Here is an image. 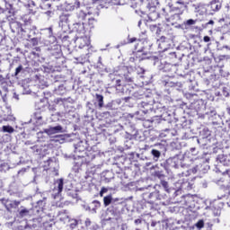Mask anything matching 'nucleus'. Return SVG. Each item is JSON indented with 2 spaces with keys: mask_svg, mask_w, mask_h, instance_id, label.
<instances>
[{
  "mask_svg": "<svg viewBox=\"0 0 230 230\" xmlns=\"http://www.w3.org/2000/svg\"><path fill=\"white\" fill-rule=\"evenodd\" d=\"M93 204L94 206V209H100V208H102V203L99 200H93Z\"/></svg>",
  "mask_w": 230,
  "mask_h": 230,
  "instance_id": "nucleus-31",
  "label": "nucleus"
},
{
  "mask_svg": "<svg viewBox=\"0 0 230 230\" xmlns=\"http://www.w3.org/2000/svg\"><path fill=\"white\" fill-rule=\"evenodd\" d=\"M188 173H197V167H194L192 169H190V171H188Z\"/></svg>",
  "mask_w": 230,
  "mask_h": 230,
  "instance_id": "nucleus-40",
  "label": "nucleus"
},
{
  "mask_svg": "<svg viewBox=\"0 0 230 230\" xmlns=\"http://www.w3.org/2000/svg\"><path fill=\"white\" fill-rule=\"evenodd\" d=\"M138 24H141V22H138Z\"/></svg>",
  "mask_w": 230,
  "mask_h": 230,
  "instance_id": "nucleus-57",
  "label": "nucleus"
},
{
  "mask_svg": "<svg viewBox=\"0 0 230 230\" xmlns=\"http://www.w3.org/2000/svg\"><path fill=\"white\" fill-rule=\"evenodd\" d=\"M20 204H21V201H17V200H14V201H13V203L11 204V207L12 208H19V206H20Z\"/></svg>",
  "mask_w": 230,
  "mask_h": 230,
  "instance_id": "nucleus-38",
  "label": "nucleus"
},
{
  "mask_svg": "<svg viewBox=\"0 0 230 230\" xmlns=\"http://www.w3.org/2000/svg\"><path fill=\"white\" fill-rule=\"evenodd\" d=\"M196 23H197V20H193V19H189L183 22L184 26H193Z\"/></svg>",
  "mask_w": 230,
  "mask_h": 230,
  "instance_id": "nucleus-26",
  "label": "nucleus"
},
{
  "mask_svg": "<svg viewBox=\"0 0 230 230\" xmlns=\"http://www.w3.org/2000/svg\"><path fill=\"white\" fill-rule=\"evenodd\" d=\"M4 10L5 12L8 11L9 13H12V12H13V4H12L10 2L5 1L4 2Z\"/></svg>",
  "mask_w": 230,
  "mask_h": 230,
  "instance_id": "nucleus-21",
  "label": "nucleus"
},
{
  "mask_svg": "<svg viewBox=\"0 0 230 230\" xmlns=\"http://www.w3.org/2000/svg\"><path fill=\"white\" fill-rule=\"evenodd\" d=\"M21 71H22V65H20V66L15 69L14 76H18V75H19V73H21Z\"/></svg>",
  "mask_w": 230,
  "mask_h": 230,
  "instance_id": "nucleus-35",
  "label": "nucleus"
},
{
  "mask_svg": "<svg viewBox=\"0 0 230 230\" xmlns=\"http://www.w3.org/2000/svg\"><path fill=\"white\" fill-rule=\"evenodd\" d=\"M3 132H7L8 134H13L14 130L12 126H3Z\"/></svg>",
  "mask_w": 230,
  "mask_h": 230,
  "instance_id": "nucleus-22",
  "label": "nucleus"
},
{
  "mask_svg": "<svg viewBox=\"0 0 230 230\" xmlns=\"http://www.w3.org/2000/svg\"><path fill=\"white\" fill-rule=\"evenodd\" d=\"M71 15L70 14H66L62 13L59 16V26H71Z\"/></svg>",
  "mask_w": 230,
  "mask_h": 230,
  "instance_id": "nucleus-10",
  "label": "nucleus"
},
{
  "mask_svg": "<svg viewBox=\"0 0 230 230\" xmlns=\"http://www.w3.org/2000/svg\"><path fill=\"white\" fill-rule=\"evenodd\" d=\"M4 12H6V10L3 7H0V13H4Z\"/></svg>",
  "mask_w": 230,
  "mask_h": 230,
  "instance_id": "nucleus-44",
  "label": "nucleus"
},
{
  "mask_svg": "<svg viewBox=\"0 0 230 230\" xmlns=\"http://www.w3.org/2000/svg\"><path fill=\"white\" fill-rule=\"evenodd\" d=\"M49 131L51 134H57V132H62V126H56L54 128H50Z\"/></svg>",
  "mask_w": 230,
  "mask_h": 230,
  "instance_id": "nucleus-24",
  "label": "nucleus"
},
{
  "mask_svg": "<svg viewBox=\"0 0 230 230\" xmlns=\"http://www.w3.org/2000/svg\"><path fill=\"white\" fill-rule=\"evenodd\" d=\"M75 42L80 49L85 48V46H89V37L87 34L75 35Z\"/></svg>",
  "mask_w": 230,
  "mask_h": 230,
  "instance_id": "nucleus-8",
  "label": "nucleus"
},
{
  "mask_svg": "<svg viewBox=\"0 0 230 230\" xmlns=\"http://www.w3.org/2000/svg\"><path fill=\"white\" fill-rule=\"evenodd\" d=\"M141 222H142L141 219H136V220H135V224H137H137H141Z\"/></svg>",
  "mask_w": 230,
  "mask_h": 230,
  "instance_id": "nucleus-46",
  "label": "nucleus"
},
{
  "mask_svg": "<svg viewBox=\"0 0 230 230\" xmlns=\"http://www.w3.org/2000/svg\"><path fill=\"white\" fill-rule=\"evenodd\" d=\"M75 152L77 157L83 158L82 162L84 164H91L92 161H94V159L96 158V153L94 152V150L85 151L84 155H80L81 150L79 147H75Z\"/></svg>",
  "mask_w": 230,
  "mask_h": 230,
  "instance_id": "nucleus-4",
  "label": "nucleus"
},
{
  "mask_svg": "<svg viewBox=\"0 0 230 230\" xmlns=\"http://www.w3.org/2000/svg\"><path fill=\"white\" fill-rule=\"evenodd\" d=\"M192 6H193V8H195V12H197V13L200 12V10H202L204 8V5L201 4H199L198 5L193 4Z\"/></svg>",
  "mask_w": 230,
  "mask_h": 230,
  "instance_id": "nucleus-32",
  "label": "nucleus"
},
{
  "mask_svg": "<svg viewBox=\"0 0 230 230\" xmlns=\"http://www.w3.org/2000/svg\"><path fill=\"white\" fill-rule=\"evenodd\" d=\"M111 203H112V196L111 195H108L103 198V204H104L105 208H107V206H111Z\"/></svg>",
  "mask_w": 230,
  "mask_h": 230,
  "instance_id": "nucleus-20",
  "label": "nucleus"
},
{
  "mask_svg": "<svg viewBox=\"0 0 230 230\" xmlns=\"http://www.w3.org/2000/svg\"><path fill=\"white\" fill-rule=\"evenodd\" d=\"M144 38L138 39V42H137L135 46L136 52L133 53V57L129 58L131 62H142V60H146V54L143 53V49H145V42H146L147 38L146 34L143 33Z\"/></svg>",
  "mask_w": 230,
  "mask_h": 230,
  "instance_id": "nucleus-1",
  "label": "nucleus"
},
{
  "mask_svg": "<svg viewBox=\"0 0 230 230\" xmlns=\"http://www.w3.org/2000/svg\"><path fill=\"white\" fill-rule=\"evenodd\" d=\"M27 10H29L30 13H35V10H37V4H35L34 1H30L28 4H25Z\"/></svg>",
  "mask_w": 230,
  "mask_h": 230,
  "instance_id": "nucleus-17",
  "label": "nucleus"
},
{
  "mask_svg": "<svg viewBox=\"0 0 230 230\" xmlns=\"http://www.w3.org/2000/svg\"><path fill=\"white\" fill-rule=\"evenodd\" d=\"M161 39H164V36H162Z\"/></svg>",
  "mask_w": 230,
  "mask_h": 230,
  "instance_id": "nucleus-54",
  "label": "nucleus"
},
{
  "mask_svg": "<svg viewBox=\"0 0 230 230\" xmlns=\"http://www.w3.org/2000/svg\"><path fill=\"white\" fill-rule=\"evenodd\" d=\"M100 196H101V197H103V190H102L100 191Z\"/></svg>",
  "mask_w": 230,
  "mask_h": 230,
  "instance_id": "nucleus-50",
  "label": "nucleus"
},
{
  "mask_svg": "<svg viewBox=\"0 0 230 230\" xmlns=\"http://www.w3.org/2000/svg\"><path fill=\"white\" fill-rule=\"evenodd\" d=\"M203 40L204 42H209L211 40V38L209 36H204Z\"/></svg>",
  "mask_w": 230,
  "mask_h": 230,
  "instance_id": "nucleus-41",
  "label": "nucleus"
},
{
  "mask_svg": "<svg viewBox=\"0 0 230 230\" xmlns=\"http://www.w3.org/2000/svg\"><path fill=\"white\" fill-rule=\"evenodd\" d=\"M4 80V77L3 76V75H0V82H3Z\"/></svg>",
  "mask_w": 230,
  "mask_h": 230,
  "instance_id": "nucleus-48",
  "label": "nucleus"
},
{
  "mask_svg": "<svg viewBox=\"0 0 230 230\" xmlns=\"http://www.w3.org/2000/svg\"><path fill=\"white\" fill-rule=\"evenodd\" d=\"M208 24H215V22L213 20H210L208 22H207V25Z\"/></svg>",
  "mask_w": 230,
  "mask_h": 230,
  "instance_id": "nucleus-47",
  "label": "nucleus"
},
{
  "mask_svg": "<svg viewBox=\"0 0 230 230\" xmlns=\"http://www.w3.org/2000/svg\"><path fill=\"white\" fill-rule=\"evenodd\" d=\"M40 7L42 10H49V8H51V4L48 3V1H43L40 4Z\"/></svg>",
  "mask_w": 230,
  "mask_h": 230,
  "instance_id": "nucleus-23",
  "label": "nucleus"
},
{
  "mask_svg": "<svg viewBox=\"0 0 230 230\" xmlns=\"http://www.w3.org/2000/svg\"><path fill=\"white\" fill-rule=\"evenodd\" d=\"M116 86L117 87H120L121 86V80L120 79L116 80Z\"/></svg>",
  "mask_w": 230,
  "mask_h": 230,
  "instance_id": "nucleus-42",
  "label": "nucleus"
},
{
  "mask_svg": "<svg viewBox=\"0 0 230 230\" xmlns=\"http://www.w3.org/2000/svg\"><path fill=\"white\" fill-rule=\"evenodd\" d=\"M166 28H169L168 25H162L161 23L152 24L149 26L150 31H152V33H155L156 37L163 35V33H164V35H168Z\"/></svg>",
  "mask_w": 230,
  "mask_h": 230,
  "instance_id": "nucleus-6",
  "label": "nucleus"
},
{
  "mask_svg": "<svg viewBox=\"0 0 230 230\" xmlns=\"http://www.w3.org/2000/svg\"><path fill=\"white\" fill-rule=\"evenodd\" d=\"M91 25L84 23L83 22L73 23L72 31H75V35H87L91 33Z\"/></svg>",
  "mask_w": 230,
  "mask_h": 230,
  "instance_id": "nucleus-3",
  "label": "nucleus"
},
{
  "mask_svg": "<svg viewBox=\"0 0 230 230\" xmlns=\"http://www.w3.org/2000/svg\"><path fill=\"white\" fill-rule=\"evenodd\" d=\"M95 98L98 102L99 109H102L103 107V95L96 93Z\"/></svg>",
  "mask_w": 230,
  "mask_h": 230,
  "instance_id": "nucleus-18",
  "label": "nucleus"
},
{
  "mask_svg": "<svg viewBox=\"0 0 230 230\" xmlns=\"http://www.w3.org/2000/svg\"><path fill=\"white\" fill-rule=\"evenodd\" d=\"M136 230H141V229H139V228H137Z\"/></svg>",
  "mask_w": 230,
  "mask_h": 230,
  "instance_id": "nucleus-58",
  "label": "nucleus"
},
{
  "mask_svg": "<svg viewBox=\"0 0 230 230\" xmlns=\"http://www.w3.org/2000/svg\"><path fill=\"white\" fill-rule=\"evenodd\" d=\"M102 192L105 191V189H102Z\"/></svg>",
  "mask_w": 230,
  "mask_h": 230,
  "instance_id": "nucleus-55",
  "label": "nucleus"
},
{
  "mask_svg": "<svg viewBox=\"0 0 230 230\" xmlns=\"http://www.w3.org/2000/svg\"><path fill=\"white\" fill-rule=\"evenodd\" d=\"M82 10L79 11L78 13H76V19L79 22H83V21H85V19H87V13L88 15H91V12L88 11L87 13H85L84 10H91V6L89 5V4H84L82 5Z\"/></svg>",
  "mask_w": 230,
  "mask_h": 230,
  "instance_id": "nucleus-7",
  "label": "nucleus"
},
{
  "mask_svg": "<svg viewBox=\"0 0 230 230\" xmlns=\"http://www.w3.org/2000/svg\"><path fill=\"white\" fill-rule=\"evenodd\" d=\"M21 20L22 21V22H24L25 26H29L30 24H31V22H33V20H31V15L30 14L22 15Z\"/></svg>",
  "mask_w": 230,
  "mask_h": 230,
  "instance_id": "nucleus-16",
  "label": "nucleus"
},
{
  "mask_svg": "<svg viewBox=\"0 0 230 230\" xmlns=\"http://www.w3.org/2000/svg\"><path fill=\"white\" fill-rule=\"evenodd\" d=\"M29 214H30V210H28L27 208H22L19 212L20 217H26V215H29Z\"/></svg>",
  "mask_w": 230,
  "mask_h": 230,
  "instance_id": "nucleus-28",
  "label": "nucleus"
},
{
  "mask_svg": "<svg viewBox=\"0 0 230 230\" xmlns=\"http://www.w3.org/2000/svg\"><path fill=\"white\" fill-rule=\"evenodd\" d=\"M69 227H70V229H76V227H78V220L71 219Z\"/></svg>",
  "mask_w": 230,
  "mask_h": 230,
  "instance_id": "nucleus-25",
  "label": "nucleus"
},
{
  "mask_svg": "<svg viewBox=\"0 0 230 230\" xmlns=\"http://www.w3.org/2000/svg\"><path fill=\"white\" fill-rule=\"evenodd\" d=\"M32 46H37L39 44V40L37 38L31 39Z\"/></svg>",
  "mask_w": 230,
  "mask_h": 230,
  "instance_id": "nucleus-39",
  "label": "nucleus"
},
{
  "mask_svg": "<svg viewBox=\"0 0 230 230\" xmlns=\"http://www.w3.org/2000/svg\"><path fill=\"white\" fill-rule=\"evenodd\" d=\"M151 154L155 161H159V157H161V151L157 149H152Z\"/></svg>",
  "mask_w": 230,
  "mask_h": 230,
  "instance_id": "nucleus-19",
  "label": "nucleus"
},
{
  "mask_svg": "<svg viewBox=\"0 0 230 230\" xmlns=\"http://www.w3.org/2000/svg\"><path fill=\"white\" fill-rule=\"evenodd\" d=\"M69 40V37L66 35V36H64L62 38V42H66V40Z\"/></svg>",
  "mask_w": 230,
  "mask_h": 230,
  "instance_id": "nucleus-43",
  "label": "nucleus"
},
{
  "mask_svg": "<svg viewBox=\"0 0 230 230\" xmlns=\"http://www.w3.org/2000/svg\"><path fill=\"white\" fill-rule=\"evenodd\" d=\"M62 6L66 12H73V10L80 8V2H65Z\"/></svg>",
  "mask_w": 230,
  "mask_h": 230,
  "instance_id": "nucleus-9",
  "label": "nucleus"
},
{
  "mask_svg": "<svg viewBox=\"0 0 230 230\" xmlns=\"http://www.w3.org/2000/svg\"><path fill=\"white\" fill-rule=\"evenodd\" d=\"M164 73H169V75H173L175 73V66L170 63H165L162 67Z\"/></svg>",
  "mask_w": 230,
  "mask_h": 230,
  "instance_id": "nucleus-13",
  "label": "nucleus"
},
{
  "mask_svg": "<svg viewBox=\"0 0 230 230\" xmlns=\"http://www.w3.org/2000/svg\"><path fill=\"white\" fill-rule=\"evenodd\" d=\"M224 21H226V19H224V18H223V19H220V20H219V22H224Z\"/></svg>",
  "mask_w": 230,
  "mask_h": 230,
  "instance_id": "nucleus-51",
  "label": "nucleus"
},
{
  "mask_svg": "<svg viewBox=\"0 0 230 230\" xmlns=\"http://www.w3.org/2000/svg\"><path fill=\"white\" fill-rule=\"evenodd\" d=\"M161 185L165 190V191H167V193H170V186L168 185V181H161Z\"/></svg>",
  "mask_w": 230,
  "mask_h": 230,
  "instance_id": "nucleus-27",
  "label": "nucleus"
},
{
  "mask_svg": "<svg viewBox=\"0 0 230 230\" xmlns=\"http://www.w3.org/2000/svg\"><path fill=\"white\" fill-rule=\"evenodd\" d=\"M147 7L151 12H155L156 10H162L164 13H166V7L162 6L159 1L151 2L147 4Z\"/></svg>",
  "mask_w": 230,
  "mask_h": 230,
  "instance_id": "nucleus-11",
  "label": "nucleus"
},
{
  "mask_svg": "<svg viewBox=\"0 0 230 230\" xmlns=\"http://www.w3.org/2000/svg\"><path fill=\"white\" fill-rule=\"evenodd\" d=\"M196 227H198V229H202V227H204V220H199L196 223Z\"/></svg>",
  "mask_w": 230,
  "mask_h": 230,
  "instance_id": "nucleus-33",
  "label": "nucleus"
},
{
  "mask_svg": "<svg viewBox=\"0 0 230 230\" xmlns=\"http://www.w3.org/2000/svg\"><path fill=\"white\" fill-rule=\"evenodd\" d=\"M134 42H139V40H137V38H128V44H132Z\"/></svg>",
  "mask_w": 230,
  "mask_h": 230,
  "instance_id": "nucleus-36",
  "label": "nucleus"
},
{
  "mask_svg": "<svg viewBox=\"0 0 230 230\" xmlns=\"http://www.w3.org/2000/svg\"><path fill=\"white\" fill-rule=\"evenodd\" d=\"M210 9L212 12H218L222 8V2L220 1H212L210 2Z\"/></svg>",
  "mask_w": 230,
  "mask_h": 230,
  "instance_id": "nucleus-14",
  "label": "nucleus"
},
{
  "mask_svg": "<svg viewBox=\"0 0 230 230\" xmlns=\"http://www.w3.org/2000/svg\"><path fill=\"white\" fill-rule=\"evenodd\" d=\"M117 4H121L119 2Z\"/></svg>",
  "mask_w": 230,
  "mask_h": 230,
  "instance_id": "nucleus-56",
  "label": "nucleus"
},
{
  "mask_svg": "<svg viewBox=\"0 0 230 230\" xmlns=\"http://www.w3.org/2000/svg\"><path fill=\"white\" fill-rule=\"evenodd\" d=\"M92 21H94V19H89V22H91Z\"/></svg>",
  "mask_w": 230,
  "mask_h": 230,
  "instance_id": "nucleus-52",
  "label": "nucleus"
},
{
  "mask_svg": "<svg viewBox=\"0 0 230 230\" xmlns=\"http://www.w3.org/2000/svg\"><path fill=\"white\" fill-rule=\"evenodd\" d=\"M221 190H224L226 191L227 195H230V184H227L226 186H223Z\"/></svg>",
  "mask_w": 230,
  "mask_h": 230,
  "instance_id": "nucleus-37",
  "label": "nucleus"
},
{
  "mask_svg": "<svg viewBox=\"0 0 230 230\" xmlns=\"http://www.w3.org/2000/svg\"><path fill=\"white\" fill-rule=\"evenodd\" d=\"M167 22H170L172 26H175V24H179V21H181V13H174L171 15L169 18H166Z\"/></svg>",
  "mask_w": 230,
  "mask_h": 230,
  "instance_id": "nucleus-12",
  "label": "nucleus"
},
{
  "mask_svg": "<svg viewBox=\"0 0 230 230\" xmlns=\"http://www.w3.org/2000/svg\"><path fill=\"white\" fill-rule=\"evenodd\" d=\"M111 220H112V217H106V218H104V221H105V222H109V221H111Z\"/></svg>",
  "mask_w": 230,
  "mask_h": 230,
  "instance_id": "nucleus-45",
  "label": "nucleus"
},
{
  "mask_svg": "<svg viewBox=\"0 0 230 230\" xmlns=\"http://www.w3.org/2000/svg\"><path fill=\"white\" fill-rule=\"evenodd\" d=\"M167 6L171 12H177L180 15H182L184 10H186V4L184 2L180 1L170 2Z\"/></svg>",
  "mask_w": 230,
  "mask_h": 230,
  "instance_id": "nucleus-5",
  "label": "nucleus"
},
{
  "mask_svg": "<svg viewBox=\"0 0 230 230\" xmlns=\"http://www.w3.org/2000/svg\"><path fill=\"white\" fill-rule=\"evenodd\" d=\"M51 163H53V160H52L51 158H49V159L45 162L44 168H47V170H49V164H51Z\"/></svg>",
  "mask_w": 230,
  "mask_h": 230,
  "instance_id": "nucleus-34",
  "label": "nucleus"
},
{
  "mask_svg": "<svg viewBox=\"0 0 230 230\" xmlns=\"http://www.w3.org/2000/svg\"><path fill=\"white\" fill-rule=\"evenodd\" d=\"M6 19L13 33H16V35H23V33H26L24 28H22V23L16 22L11 15L6 16Z\"/></svg>",
  "mask_w": 230,
  "mask_h": 230,
  "instance_id": "nucleus-2",
  "label": "nucleus"
},
{
  "mask_svg": "<svg viewBox=\"0 0 230 230\" xmlns=\"http://www.w3.org/2000/svg\"><path fill=\"white\" fill-rule=\"evenodd\" d=\"M184 184H190V182H189V181H186L185 183H182V184H181V188H184Z\"/></svg>",
  "mask_w": 230,
  "mask_h": 230,
  "instance_id": "nucleus-49",
  "label": "nucleus"
},
{
  "mask_svg": "<svg viewBox=\"0 0 230 230\" xmlns=\"http://www.w3.org/2000/svg\"><path fill=\"white\" fill-rule=\"evenodd\" d=\"M228 112H229V114H230V110H229V111H228Z\"/></svg>",
  "mask_w": 230,
  "mask_h": 230,
  "instance_id": "nucleus-59",
  "label": "nucleus"
},
{
  "mask_svg": "<svg viewBox=\"0 0 230 230\" xmlns=\"http://www.w3.org/2000/svg\"><path fill=\"white\" fill-rule=\"evenodd\" d=\"M89 226H91V221H88Z\"/></svg>",
  "mask_w": 230,
  "mask_h": 230,
  "instance_id": "nucleus-53",
  "label": "nucleus"
},
{
  "mask_svg": "<svg viewBox=\"0 0 230 230\" xmlns=\"http://www.w3.org/2000/svg\"><path fill=\"white\" fill-rule=\"evenodd\" d=\"M56 182L58 184V188H55L54 190H58L57 195H60V193H62L64 190V179L60 178L57 180Z\"/></svg>",
  "mask_w": 230,
  "mask_h": 230,
  "instance_id": "nucleus-15",
  "label": "nucleus"
},
{
  "mask_svg": "<svg viewBox=\"0 0 230 230\" xmlns=\"http://www.w3.org/2000/svg\"><path fill=\"white\" fill-rule=\"evenodd\" d=\"M125 81L128 82V84L134 82V77L130 76V74L128 73V75H125Z\"/></svg>",
  "mask_w": 230,
  "mask_h": 230,
  "instance_id": "nucleus-29",
  "label": "nucleus"
},
{
  "mask_svg": "<svg viewBox=\"0 0 230 230\" xmlns=\"http://www.w3.org/2000/svg\"><path fill=\"white\" fill-rule=\"evenodd\" d=\"M37 206L40 207V209H44V208H46V201L39 200Z\"/></svg>",
  "mask_w": 230,
  "mask_h": 230,
  "instance_id": "nucleus-30",
  "label": "nucleus"
}]
</instances>
